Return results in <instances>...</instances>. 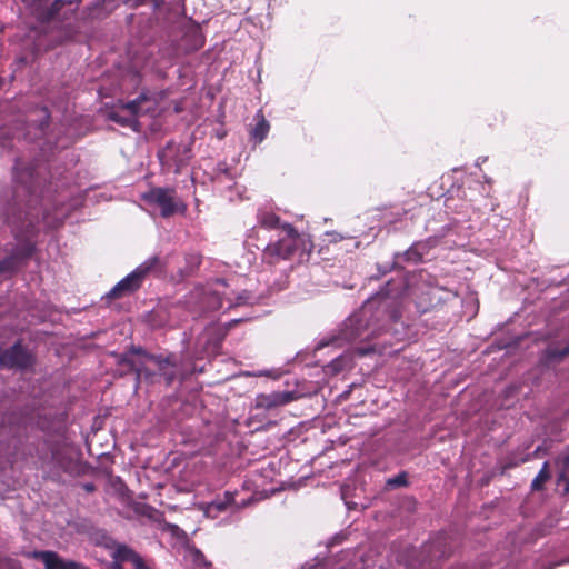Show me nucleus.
<instances>
[{
	"label": "nucleus",
	"mask_w": 569,
	"mask_h": 569,
	"mask_svg": "<svg viewBox=\"0 0 569 569\" xmlns=\"http://www.w3.org/2000/svg\"><path fill=\"white\" fill-rule=\"evenodd\" d=\"M108 2H112V0H107ZM116 3H126L130 6H137L139 3V0H113Z\"/></svg>",
	"instance_id": "nucleus-24"
},
{
	"label": "nucleus",
	"mask_w": 569,
	"mask_h": 569,
	"mask_svg": "<svg viewBox=\"0 0 569 569\" xmlns=\"http://www.w3.org/2000/svg\"><path fill=\"white\" fill-rule=\"evenodd\" d=\"M136 370L138 372V376L140 377L143 373V371H144L146 375H148L149 368L148 367H146L143 369L142 368H137Z\"/></svg>",
	"instance_id": "nucleus-26"
},
{
	"label": "nucleus",
	"mask_w": 569,
	"mask_h": 569,
	"mask_svg": "<svg viewBox=\"0 0 569 569\" xmlns=\"http://www.w3.org/2000/svg\"><path fill=\"white\" fill-rule=\"evenodd\" d=\"M134 551L126 546H119L113 551V558L117 562L129 561L133 557Z\"/></svg>",
	"instance_id": "nucleus-18"
},
{
	"label": "nucleus",
	"mask_w": 569,
	"mask_h": 569,
	"mask_svg": "<svg viewBox=\"0 0 569 569\" xmlns=\"http://www.w3.org/2000/svg\"><path fill=\"white\" fill-rule=\"evenodd\" d=\"M158 111V98L154 94L141 93L136 100L121 103L110 112V119L122 127L139 131V118L153 117Z\"/></svg>",
	"instance_id": "nucleus-4"
},
{
	"label": "nucleus",
	"mask_w": 569,
	"mask_h": 569,
	"mask_svg": "<svg viewBox=\"0 0 569 569\" xmlns=\"http://www.w3.org/2000/svg\"><path fill=\"white\" fill-rule=\"evenodd\" d=\"M191 261H192L193 266H198L200 263V259L198 256H192Z\"/></svg>",
	"instance_id": "nucleus-27"
},
{
	"label": "nucleus",
	"mask_w": 569,
	"mask_h": 569,
	"mask_svg": "<svg viewBox=\"0 0 569 569\" xmlns=\"http://www.w3.org/2000/svg\"><path fill=\"white\" fill-rule=\"evenodd\" d=\"M328 236L332 237L331 241H333V242H338L342 239V237L340 234H338L337 232L328 233Z\"/></svg>",
	"instance_id": "nucleus-25"
},
{
	"label": "nucleus",
	"mask_w": 569,
	"mask_h": 569,
	"mask_svg": "<svg viewBox=\"0 0 569 569\" xmlns=\"http://www.w3.org/2000/svg\"><path fill=\"white\" fill-rule=\"evenodd\" d=\"M549 463L545 462L539 473L532 480L531 487L533 490H540L543 483L549 479L550 473L548 470Z\"/></svg>",
	"instance_id": "nucleus-17"
},
{
	"label": "nucleus",
	"mask_w": 569,
	"mask_h": 569,
	"mask_svg": "<svg viewBox=\"0 0 569 569\" xmlns=\"http://www.w3.org/2000/svg\"><path fill=\"white\" fill-rule=\"evenodd\" d=\"M130 562L136 569H148L143 563V560L136 552L133 553V557H131Z\"/></svg>",
	"instance_id": "nucleus-21"
},
{
	"label": "nucleus",
	"mask_w": 569,
	"mask_h": 569,
	"mask_svg": "<svg viewBox=\"0 0 569 569\" xmlns=\"http://www.w3.org/2000/svg\"><path fill=\"white\" fill-rule=\"evenodd\" d=\"M258 220L261 227L266 229H274L278 231V233L280 232L281 227L283 226V223H280L279 218L274 213L268 211L260 212L258 216Z\"/></svg>",
	"instance_id": "nucleus-15"
},
{
	"label": "nucleus",
	"mask_w": 569,
	"mask_h": 569,
	"mask_svg": "<svg viewBox=\"0 0 569 569\" xmlns=\"http://www.w3.org/2000/svg\"><path fill=\"white\" fill-rule=\"evenodd\" d=\"M328 368H329L332 372H339V371H341V370L352 368V359H351V356H350V355H342V356L337 357L336 359H333V360L330 362V365L328 366Z\"/></svg>",
	"instance_id": "nucleus-16"
},
{
	"label": "nucleus",
	"mask_w": 569,
	"mask_h": 569,
	"mask_svg": "<svg viewBox=\"0 0 569 569\" xmlns=\"http://www.w3.org/2000/svg\"><path fill=\"white\" fill-rule=\"evenodd\" d=\"M28 557L39 560L43 565V569H81V565L73 561L63 559L54 551H32L27 555Z\"/></svg>",
	"instance_id": "nucleus-10"
},
{
	"label": "nucleus",
	"mask_w": 569,
	"mask_h": 569,
	"mask_svg": "<svg viewBox=\"0 0 569 569\" xmlns=\"http://www.w3.org/2000/svg\"><path fill=\"white\" fill-rule=\"evenodd\" d=\"M237 492L226 491L223 497H217L213 501L203 507V513L208 518L216 519L221 513H234L249 506L253 498L236 499Z\"/></svg>",
	"instance_id": "nucleus-8"
},
{
	"label": "nucleus",
	"mask_w": 569,
	"mask_h": 569,
	"mask_svg": "<svg viewBox=\"0 0 569 569\" xmlns=\"http://www.w3.org/2000/svg\"><path fill=\"white\" fill-rule=\"evenodd\" d=\"M33 362L32 355L20 343L0 349V367L6 369H27Z\"/></svg>",
	"instance_id": "nucleus-9"
},
{
	"label": "nucleus",
	"mask_w": 569,
	"mask_h": 569,
	"mask_svg": "<svg viewBox=\"0 0 569 569\" xmlns=\"http://www.w3.org/2000/svg\"><path fill=\"white\" fill-rule=\"evenodd\" d=\"M67 216V212L64 210L59 211L52 219L48 213H44L42 216L43 221L49 227H54L56 223L60 222L64 217Z\"/></svg>",
	"instance_id": "nucleus-19"
},
{
	"label": "nucleus",
	"mask_w": 569,
	"mask_h": 569,
	"mask_svg": "<svg viewBox=\"0 0 569 569\" xmlns=\"http://www.w3.org/2000/svg\"><path fill=\"white\" fill-rule=\"evenodd\" d=\"M256 120L257 122L252 130L250 131V134L256 142H261L267 137L270 130V126L269 122L261 114V112L257 113Z\"/></svg>",
	"instance_id": "nucleus-13"
},
{
	"label": "nucleus",
	"mask_w": 569,
	"mask_h": 569,
	"mask_svg": "<svg viewBox=\"0 0 569 569\" xmlns=\"http://www.w3.org/2000/svg\"><path fill=\"white\" fill-rule=\"evenodd\" d=\"M406 482H407L406 475L405 473H400V475H398L396 477L389 478L387 480V487H389V488H397V487L405 486Z\"/></svg>",
	"instance_id": "nucleus-20"
},
{
	"label": "nucleus",
	"mask_w": 569,
	"mask_h": 569,
	"mask_svg": "<svg viewBox=\"0 0 569 569\" xmlns=\"http://www.w3.org/2000/svg\"><path fill=\"white\" fill-rule=\"evenodd\" d=\"M391 300L385 295H377L376 297L367 300L363 306L348 318L343 325L341 336L343 340L349 342H370L372 339L382 335V321H397L399 312L397 309L391 308ZM387 343V339L382 342L368 343L366 346H358L355 352L359 356H366L371 352L382 353Z\"/></svg>",
	"instance_id": "nucleus-2"
},
{
	"label": "nucleus",
	"mask_w": 569,
	"mask_h": 569,
	"mask_svg": "<svg viewBox=\"0 0 569 569\" xmlns=\"http://www.w3.org/2000/svg\"><path fill=\"white\" fill-rule=\"evenodd\" d=\"M540 452V447H537V449L535 450V453L538 455Z\"/></svg>",
	"instance_id": "nucleus-28"
},
{
	"label": "nucleus",
	"mask_w": 569,
	"mask_h": 569,
	"mask_svg": "<svg viewBox=\"0 0 569 569\" xmlns=\"http://www.w3.org/2000/svg\"><path fill=\"white\" fill-rule=\"evenodd\" d=\"M142 199L150 204L158 206L162 217H170L186 209L182 202L177 199L174 190L168 188H153L143 193Z\"/></svg>",
	"instance_id": "nucleus-7"
},
{
	"label": "nucleus",
	"mask_w": 569,
	"mask_h": 569,
	"mask_svg": "<svg viewBox=\"0 0 569 569\" xmlns=\"http://www.w3.org/2000/svg\"><path fill=\"white\" fill-rule=\"evenodd\" d=\"M14 179L17 187L11 201L7 203L6 220L12 226V232L17 244L11 253L0 261V276L10 277L20 268L26 266L28 259L34 251V244L31 240L32 229L38 221V212L32 206L33 199L26 203V210L22 212L21 201L31 196L33 176L31 172H16Z\"/></svg>",
	"instance_id": "nucleus-1"
},
{
	"label": "nucleus",
	"mask_w": 569,
	"mask_h": 569,
	"mask_svg": "<svg viewBox=\"0 0 569 569\" xmlns=\"http://www.w3.org/2000/svg\"><path fill=\"white\" fill-rule=\"evenodd\" d=\"M293 396L288 391L262 393L256 398V406L261 409H272L292 401Z\"/></svg>",
	"instance_id": "nucleus-11"
},
{
	"label": "nucleus",
	"mask_w": 569,
	"mask_h": 569,
	"mask_svg": "<svg viewBox=\"0 0 569 569\" xmlns=\"http://www.w3.org/2000/svg\"><path fill=\"white\" fill-rule=\"evenodd\" d=\"M41 113H42V118L40 119V128H43L44 126L48 124V118H49V113H48V110L46 108H43L41 110Z\"/></svg>",
	"instance_id": "nucleus-23"
},
{
	"label": "nucleus",
	"mask_w": 569,
	"mask_h": 569,
	"mask_svg": "<svg viewBox=\"0 0 569 569\" xmlns=\"http://www.w3.org/2000/svg\"><path fill=\"white\" fill-rule=\"evenodd\" d=\"M148 365L152 366L154 369L159 371V373L166 379L167 383H171L176 378L177 370L176 366L172 362L171 358H162V357H148Z\"/></svg>",
	"instance_id": "nucleus-12"
},
{
	"label": "nucleus",
	"mask_w": 569,
	"mask_h": 569,
	"mask_svg": "<svg viewBox=\"0 0 569 569\" xmlns=\"http://www.w3.org/2000/svg\"><path fill=\"white\" fill-rule=\"evenodd\" d=\"M162 263L159 257L153 256L139 264L131 273L120 280L108 293L110 298H120L137 290L144 277L154 271L161 270Z\"/></svg>",
	"instance_id": "nucleus-6"
},
{
	"label": "nucleus",
	"mask_w": 569,
	"mask_h": 569,
	"mask_svg": "<svg viewBox=\"0 0 569 569\" xmlns=\"http://www.w3.org/2000/svg\"><path fill=\"white\" fill-rule=\"evenodd\" d=\"M278 239L269 243L263 251V259L270 263L289 259L298 249L307 250L305 236L299 234L290 224L283 223Z\"/></svg>",
	"instance_id": "nucleus-5"
},
{
	"label": "nucleus",
	"mask_w": 569,
	"mask_h": 569,
	"mask_svg": "<svg viewBox=\"0 0 569 569\" xmlns=\"http://www.w3.org/2000/svg\"><path fill=\"white\" fill-rule=\"evenodd\" d=\"M550 353H551L552 357H563V356H567V355H569V346L563 348L562 350L552 349V350H550Z\"/></svg>",
	"instance_id": "nucleus-22"
},
{
	"label": "nucleus",
	"mask_w": 569,
	"mask_h": 569,
	"mask_svg": "<svg viewBox=\"0 0 569 569\" xmlns=\"http://www.w3.org/2000/svg\"><path fill=\"white\" fill-rule=\"evenodd\" d=\"M557 465L561 469L558 477V485L565 483V493L569 492V479L566 477V471L569 469V447L557 459Z\"/></svg>",
	"instance_id": "nucleus-14"
},
{
	"label": "nucleus",
	"mask_w": 569,
	"mask_h": 569,
	"mask_svg": "<svg viewBox=\"0 0 569 569\" xmlns=\"http://www.w3.org/2000/svg\"><path fill=\"white\" fill-rule=\"evenodd\" d=\"M252 300L253 297L247 291H242L232 298L227 292L226 283L222 280H217L213 284L196 287L190 293L187 303L193 310L206 311L248 305L252 303Z\"/></svg>",
	"instance_id": "nucleus-3"
}]
</instances>
